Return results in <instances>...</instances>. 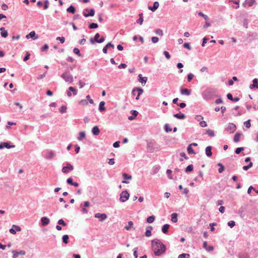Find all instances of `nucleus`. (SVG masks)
<instances>
[{"label": "nucleus", "instance_id": "nucleus-53", "mask_svg": "<svg viewBox=\"0 0 258 258\" xmlns=\"http://www.w3.org/2000/svg\"><path fill=\"white\" fill-rule=\"evenodd\" d=\"M79 104L82 105H87L88 103V101L86 99H82L79 102Z\"/></svg>", "mask_w": 258, "mask_h": 258}, {"label": "nucleus", "instance_id": "nucleus-17", "mask_svg": "<svg viewBox=\"0 0 258 258\" xmlns=\"http://www.w3.org/2000/svg\"><path fill=\"white\" fill-rule=\"evenodd\" d=\"M173 116L174 117H175L179 119H183L185 118V114L180 112L179 113L174 114Z\"/></svg>", "mask_w": 258, "mask_h": 258}, {"label": "nucleus", "instance_id": "nucleus-19", "mask_svg": "<svg viewBox=\"0 0 258 258\" xmlns=\"http://www.w3.org/2000/svg\"><path fill=\"white\" fill-rule=\"evenodd\" d=\"M180 93L182 95H189L191 94V91L190 90L186 88H181L180 89Z\"/></svg>", "mask_w": 258, "mask_h": 258}, {"label": "nucleus", "instance_id": "nucleus-54", "mask_svg": "<svg viewBox=\"0 0 258 258\" xmlns=\"http://www.w3.org/2000/svg\"><path fill=\"white\" fill-rule=\"evenodd\" d=\"M133 225V222L132 221H129L128 222L127 225H126L124 228L125 229L128 230L130 229L131 227Z\"/></svg>", "mask_w": 258, "mask_h": 258}, {"label": "nucleus", "instance_id": "nucleus-60", "mask_svg": "<svg viewBox=\"0 0 258 258\" xmlns=\"http://www.w3.org/2000/svg\"><path fill=\"white\" fill-rule=\"evenodd\" d=\"M12 253H13V256H12L13 258H17L18 257V256L19 255L18 251H17L16 250H13L12 251Z\"/></svg>", "mask_w": 258, "mask_h": 258}, {"label": "nucleus", "instance_id": "nucleus-31", "mask_svg": "<svg viewBox=\"0 0 258 258\" xmlns=\"http://www.w3.org/2000/svg\"><path fill=\"white\" fill-rule=\"evenodd\" d=\"M67 11L68 13L74 14L76 12V8L73 5H71L68 8H67Z\"/></svg>", "mask_w": 258, "mask_h": 258}, {"label": "nucleus", "instance_id": "nucleus-49", "mask_svg": "<svg viewBox=\"0 0 258 258\" xmlns=\"http://www.w3.org/2000/svg\"><path fill=\"white\" fill-rule=\"evenodd\" d=\"M69 90L70 91H72L73 92V94L74 95H77V90L76 89H75L74 87H70L69 88Z\"/></svg>", "mask_w": 258, "mask_h": 258}, {"label": "nucleus", "instance_id": "nucleus-56", "mask_svg": "<svg viewBox=\"0 0 258 258\" xmlns=\"http://www.w3.org/2000/svg\"><path fill=\"white\" fill-rule=\"evenodd\" d=\"M194 77V76L192 74H191V73L188 74L187 75V81L189 82H190L192 80Z\"/></svg>", "mask_w": 258, "mask_h": 258}, {"label": "nucleus", "instance_id": "nucleus-52", "mask_svg": "<svg viewBox=\"0 0 258 258\" xmlns=\"http://www.w3.org/2000/svg\"><path fill=\"white\" fill-rule=\"evenodd\" d=\"M244 125H245V126L246 128H249L251 126L250 120L248 119V120H246V121H245L244 122Z\"/></svg>", "mask_w": 258, "mask_h": 258}, {"label": "nucleus", "instance_id": "nucleus-47", "mask_svg": "<svg viewBox=\"0 0 258 258\" xmlns=\"http://www.w3.org/2000/svg\"><path fill=\"white\" fill-rule=\"evenodd\" d=\"M244 150L243 147H238L235 150V153L236 154H239L240 153L241 151H243Z\"/></svg>", "mask_w": 258, "mask_h": 258}, {"label": "nucleus", "instance_id": "nucleus-55", "mask_svg": "<svg viewBox=\"0 0 258 258\" xmlns=\"http://www.w3.org/2000/svg\"><path fill=\"white\" fill-rule=\"evenodd\" d=\"M199 15L201 17H202L204 18V19L205 20H208L209 19V17H208L207 15H205L204 13H203L202 12H200L199 13Z\"/></svg>", "mask_w": 258, "mask_h": 258}, {"label": "nucleus", "instance_id": "nucleus-57", "mask_svg": "<svg viewBox=\"0 0 258 258\" xmlns=\"http://www.w3.org/2000/svg\"><path fill=\"white\" fill-rule=\"evenodd\" d=\"M183 46L184 48H185L187 49L188 50H191V46H190V44H189V43H187V42H186V43H184L183 44Z\"/></svg>", "mask_w": 258, "mask_h": 258}, {"label": "nucleus", "instance_id": "nucleus-44", "mask_svg": "<svg viewBox=\"0 0 258 258\" xmlns=\"http://www.w3.org/2000/svg\"><path fill=\"white\" fill-rule=\"evenodd\" d=\"M164 130L166 133L170 132L172 131V129L170 127L169 125L166 123L164 125Z\"/></svg>", "mask_w": 258, "mask_h": 258}, {"label": "nucleus", "instance_id": "nucleus-20", "mask_svg": "<svg viewBox=\"0 0 258 258\" xmlns=\"http://www.w3.org/2000/svg\"><path fill=\"white\" fill-rule=\"evenodd\" d=\"M139 81L142 84H145L147 81V78L146 77H142L141 74L139 75Z\"/></svg>", "mask_w": 258, "mask_h": 258}, {"label": "nucleus", "instance_id": "nucleus-42", "mask_svg": "<svg viewBox=\"0 0 258 258\" xmlns=\"http://www.w3.org/2000/svg\"><path fill=\"white\" fill-rule=\"evenodd\" d=\"M206 133H207V134H208L210 137H214V136H215V133H214V131H213V130H212L208 129V130L207 131Z\"/></svg>", "mask_w": 258, "mask_h": 258}, {"label": "nucleus", "instance_id": "nucleus-41", "mask_svg": "<svg viewBox=\"0 0 258 258\" xmlns=\"http://www.w3.org/2000/svg\"><path fill=\"white\" fill-rule=\"evenodd\" d=\"M217 165L220 167V168L218 169V172L220 173H222L224 170V166L221 163H218Z\"/></svg>", "mask_w": 258, "mask_h": 258}, {"label": "nucleus", "instance_id": "nucleus-32", "mask_svg": "<svg viewBox=\"0 0 258 258\" xmlns=\"http://www.w3.org/2000/svg\"><path fill=\"white\" fill-rule=\"evenodd\" d=\"M241 135V133H237L234 136L233 141L235 143L238 142L239 141V138Z\"/></svg>", "mask_w": 258, "mask_h": 258}, {"label": "nucleus", "instance_id": "nucleus-14", "mask_svg": "<svg viewBox=\"0 0 258 258\" xmlns=\"http://www.w3.org/2000/svg\"><path fill=\"white\" fill-rule=\"evenodd\" d=\"M249 88L253 89L254 88L258 89V80L256 78L252 80V84L249 85Z\"/></svg>", "mask_w": 258, "mask_h": 258}, {"label": "nucleus", "instance_id": "nucleus-26", "mask_svg": "<svg viewBox=\"0 0 258 258\" xmlns=\"http://www.w3.org/2000/svg\"><path fill=\"white\" fill-rule=\"evenodd\" d=\"M212 147L211 146H208L206 148L205 152L206 154L208 157H211L212 155Z\"/></svg>", "mask_w": 258, "mask_h": 258}, {"label": "nucleus", "instance_id": "nucleus-51", "mask_svg": "<svg viewBox=\"0 0 258 258\" xmlns=\"http://www.w3.org/2000/svg\"><path fill=\"white\" fill-rule=\"evenodd\" d=\"M57 224L58 225H62L63 226H66L67 225V223L64 222V221L62 219H59L57 221Z\"/></svg>", "mask_w": 258, "mask_h": 258}, {"label": "nucleus", "instance_id": "nucleus-48", "mask_svg": "<svg viewBox=\"0 0 258 258\" xmlns=\"http://www.w3.org/2000/svg\"><path fill=\"white\" fill-rule=\"evenodd\" d=\"M189 254L187 253H182L178 255V258H189Z\"/></svg>", "mask_w": 258, "mask_h": 258}, {"label": "nucleus", "instance_id": "nucleus-38", "mask_svg": "<svg viewBox=\"0 0 258 258\" xmlns=\"http://www.w3.org/2000/svg\"><path fill=\"white\" fill-rule=\"evenodd\" d=\"M88 27L91 29H96L98 27V25L97 23H92L89 25Z\"/></svg>", "mask_w": 258, "mask_h": 258}, {"label": "nucleus", "instance_id": "nucleus-50", "mask_svg": "<svg viewBox=\"0 0 258 258\" xmlns=\"http://www.w3.org/2000/svg\"><path fill=\"white\" fill-rule=\"evenodd\" d=\"M155 32L157 35H160V36H163V31L160 29H157L155 30Z\"/></svg>", "mask_w": 258, "mask_h": 258}, {"label": "nucleus", "instance_id": "nucleus-63", "mask_svg": "<svg viewBox=\"0 0 258 258\" xmlns=\"http://www.w3.org/2000/svg\"><path fill=\"white\" fill-rule=\"evenodd\" d=\"M248 20L247 19H244L243 20V26L245 28H248Z\"/></svg>", "mask_w": 258, "mask_h": 258}, {"label": "nucleus", "instance_id": "nucleus-2", "mask_svg": "<svg viewBox=\"0 0 258 258\" xmlns=\"http://www.w3.org/2000/svg\"><path fill=\"white\" fill-rule=\"evenodd\" d=\"M217 90L214 89L208 88L205 90L202 93V96L205 100H209L217 96Z\"/></svg>", "mask_w": 258, "mask_h": 258}, {"label": "nucleus", "instance_id": "nucleus-30", "mask_svg": "<svg viewBox=\"0 0 258 258\" xmlns=\"http://www.w3.org/2000/svg\"><path fill=\"white\" fill-rule=\"evenodd\" d=\"M171 221L173 223H176L178 220L177 214L175 213H172L171 214Z\"/></svg>", "mask_w": 258, "mask_h": 258}, {"label": "nucleus", "instance_id": "nucleus-27", "mask_svg": "<svg viewBox=\"0 0 258 258\" xmlns=\"http://www.w3.org/2000/svg\"><path fill=\"white\" fill-rule=\"evenodd\" d=\"M122 176L123 177V178H124V180H123L122 181V183H128V182L126 180L127 179H132V176L130 175H128L126 173H123L122 174Z\"/></svg>", "mask_w": 258, "mask_h": 258}, {"label": "nucleus", "instance_id": "nucleus-13", "mask_svg": "<svg viewBox=\"0 0 258 258\" xmlns=\"http://www.w3.org/2000/svg\"><path fill=\"white\" fill-rule=\"evenodd\" d=\"M159 3L158 2H155L153 4V6H149L148 9L152 12H155L159 8Z\"/></svg>", "mask_w": 258, "mask_h": 258}, {"label": "nucleus", "instance_id": "nucleus-12", "mask_svg": "<svg viewBox=\"0 0 258 258\" xmlns=\"http://www.w3.org/2000/svg\"><path fill=\"white\" fill-rule=\"evenodd\" d=\"M105 40V37L104 36H102L100 39V41H96L95 40L94 38H90V42L91 44H94L95 43H101L103 42Z\"/></svg>", "mask_w": 258, "mask_h": 258}, {"label": "nucleus", "instance_id": "nucleus-6", "mask_svg": "<svg viewBox=\"0 0 258 258\" xmlns=\"http://www.w3.org/2000/svg\"><path fill=\"white\" fill-rule=\"evenodd\" d=\"M73 169H74L73 166L72 165H71L70 163H67V166H63L62 168L61 171L64 173H67L70 171L73 170Z\"/></svg>", "mask_w": 258, "mask_h": 258}, {"label": "nucleus", "instance_id": "nucleus-34", "mask_svg": "<svg viewBox=\"0 0 258 258\" xmlns=\"http://www.w3.org/2000/svg\"><path fill=\"white\" fill-rule=\"evenodd\" d=\"M194 170V167L192 164L188 165L185 169V172L186 173L191 172Z\"/></svg>", "mask_w": 258, "mask_h": 258}, {"label": "nucleus", "instance_id": "nucleus-21", "mask_svg": "<svg viewBox=\"0 0 258 258\" xmlns=\"http://www.w3.org/2000/svg\"><path fill=\"white\" fill-rule=\"evenodd\" d=\"M227 98L230 100V101H232L233 102H237L239 100V98L238 97H233L231 93H228L227 95Z\"/></svg>", "mask_w": 258, "mask_h": 258}, {"label": "nucleus", "instance_id": "nucleus-3", "mask_svg": "<svg viewBox=\"0 0 258 258\" xmlns=\"http://www.w3.org/2000/svg\"><path fill=\"white\" fill-rule=\"evenodd\" d=\"M61 77L66 82L69 83H72L74 81L73 76L71 74L70 70L67 69L63 74L61 75Z\"/></svg>", "mask_w": 258, "mask_h": 258}, {"label": "nucleus", "instance_id": "nucleus-24", "mask_svg": "<svg viewBox=\"0 0 258 258\" xmlns=\"http://www.w3.org/2000/svg\"><path fill=\"white\" fill-rule=\"evenodd\" d=\"M100 131L98 126H94L92 129V133L95 136H97L99 134Z\"/></svg>", "mask_w": 258, "mask_h": 258}, {"label": "nucleus", "instance_id": "nucleus-46", "mask_svg": "<svg viewBox=\"0 0 258 258\" xmlns=\"http://www.w3.org/2000/svg\"><path fill=\"white\" fill-rule=\"evenodd\" d=\"M253 163L251 162H250L249 164L246 166H243L242 168L244 170H247L248 169L252 167Z\"/></svg>", "mask_w": 258, "mask_h": 258}, {"label": "nucleus", "instance_id": "nucleus-11", "mask_svg": "<svg viewBox=\"0 0 258 258\" xmlns=\"http://www.w3.org/2000/svg\"><path fill=\"white\" fill-rule=\"evenodd\" d=\"M54 155L55 153L53 151L47 150L45 157L47 159H51L54 157Z\"/></svg>", "mask_w": 258, "mask_h": 258}, {"label": "nucleus", "instance_id": "nucleus-25", "mask_svg": "<svg viewBox=\"0 0 258 258\" xmlns=\"http://www.w3.org/2000/svg\"><path fill=\"white\" fill-rule=\"evenodd\" d=\"M83 14L84 16L85 17H88L89 16L93 17L94 16L95 11L93 9H91L90 10L88 14L83 12Z\"/></svg>", "mask_w": 258, "mask_h": 258}, {"label": "nucleus", "instance_id": "nucleus-58", "mask_svg": "<svg viewBox=\"0 0 258 258\" xmlns=\"http://www.w3.org/2000/svg\"><path fill=\"white\" fill-rule=\"evenodd\" d=\"M163 54H164L165 57L167 59H169L171 58V55H170V54L169 53V52L168 51H163Z\"/></svg>", "mask_w": 258, "mask_h": 258}, {"label": "nucleus", "instance_id": "nucleus-15", "mask_svg": "<svg viewBox=\"0 0 258 258\" xmlns=\"http://www.w3.org/2000/svg\"><path fill=\"white\" fill-rule=\"evenodd\" d=\"M41 223L42 225L46 226L50 223V220L46 217H43L41 219Z\"/></svg>", "mask_w": 258, "mask_h": 258}, {"label": "nucleus", "instance_id": "nucleus-5", "mask_svg": "<svg viewBox=\"0 0 258 258\" xmlns=\"http://www.w3.org/2000/svg\"><path fill=\"white\" fill-rule=\"evenodd\" d=\"M130 194L127 190H124L120 194L119 201L121 202H126L129 198Z\"/></svg>", "mask_w": 258, "mask_h": 258}, {"label": "nucleus", "instance_id": "nucleus-28", "mask_svg": "<svg viewBox=\"0 0 258 258\" xmlns=\"http://www.w3.org/2000/svg\"><path fill=\"white\" fill-rule=\"evenodd\" d=\"M170 227V225L168 224H164L162 227V232L164 233H167L168 231V229Z\"/></svg>", "mask_w": 258, "mask_h": 258}, {"label": "nucleus", "instance_id": "nucleus-10", "mask_svg": "<svg viewBox=\"0 0 258 258\" xmlns=\"http://www.w3.org/2000/svg\"><path fill=\"white\" fill-rule=\"evenodd\" d=\"M27 39L32 38L33 40H36L38 38V36L36 35V33L34 31L30 32L26 36Z\"/></svg>", "mask_w": 258, "mask_h": 258}, {"label": "nucleus", "instance_id": "nucleus-64", "mask_svg": "<svg viewBox=\"0 0 258 258\" xmlns=\"http://www.w3.org/2000/svg\"><path fill=\"white\" fill-rule=\"evenodd\" d=\"M67 182L68 184L72 185L73 183H74L73 178L72 177H70L67 179Z\"/></svg>", "mask_w": 258, "mask_h": 258}, {"label": "nucleus", "instance_id": "nucleus-37", "mask_svg": "<svg viewBox=\"0 0 258 258\" xmlns=\"http://www.w3.org/2000/svg\"><path fill=\"white\" fill-rule=\"evenodd\" d=\"M187 151L189 154H196V152L192 149V147L189 145H188L187 148Z\"/></svg>", "mask_w": 258, "mask_h": 258}, {"label": "nucleus", "instance_id": "nucleus-9", "mask_svg": "<svg viewBox=\"0 0 258 258\" xmlns=\"http://www.w3.org/2000/svg\"><path fill=\"white\" fill-rule=\"evenodd\" d=\"M21 231V228L19 226L13 225L12 228L9 230L10 232L12 234H15L16 231Z\"/></svg>", "mask_w": 258, "mask_h": 258}, {"label": "nucleus", "instance_id": "nucleus-16", "mask_svg": "<svg viewBox=\"0 0 258 258\" xmlns=\"http://www.w3.org/2000/svg\"><path fill=\"white\" fill-rule=\"evenodd\" d=\"M138 92V96L142 95L144 92V90L141 88H134L132 90V94L134 95V93Z\"/></svg>", "mask_w": 258, "mask_h": 258}, {"label": "nucleus", "instance_id": "nucleus-1", "mask_svg": "<svg viewBox=\"0 0 258 258\" xmlns=\"http://www.w3.org/2000/svg\"><path fill=\"white\" fill-rule=\"evenodd\" d=\"M152 249L156 256H160L165 252L166 247L161 241L157 239L152 240L151 241Z\"/></svg>", "mask_w": 258, "mask_h": 258}, {"label": "nucleus", "instance_id": "nucleus-23", "mask_svg": "<svg viewBox=\"0 0 258 258\" xmlns=\"http://www.w3.org/2000/svg\"><path fill=\"white\" fill-rule=\"evenodd\" d=\"M105 102L101 101L99 105L98 110L100 112H102L106 110V108L105 107Z\"/></svg>", "mask_w": 258, "mask_h": 258}, {"label": "nucleus", "instance_id": "nucleus-18", "mask_svg": "<svg viewBox=\"0 0 258 258\" xmlns=\"http://www.w3.org/2000/svg\"><path fill=\"white\" fill-rule=\"evenodd\" d=\"M203 247L206 249L207 251H211L214 250V247L213 246H208L207 242L204 241L203 243Z\"/></svg>", "mask_w": 258, "mask_h": 258}, {"label": "nucleus", "instance_id": "nucleus-39", "mask_svg": "<svg viewBox=\"0 0 258 258\" xmlns=\"http://www.w3.org/2000/svg\"><path fill=\"white\" fill-rule=\"evenodd\" d=\"M85 133L84 132H81L79 133V136L78 138V140L79 141H81L83 140V138L85 137Z\"/></svg>", "mask_w": 258, "mask_h": 258}, {"label": "nucleus", "instance_id": "nucleus-29", "mask_svg": "<svg viewBox=\"0 0 258 258\" xmlns=\"http://www.w3.org/2000/svg\"><path fill=\"white\" fill-rule=\"evenodd\" d=\"M0 30L1 31V36L2 37L6 38L8 36V33L7 30H5V28L2 27L0 28Z\"/></svg>", "mask_w": 258, "mask_h": 258}, {"label": "nucleus", "instance_id": "nucleus-35", "mask_svg": "<svg viewBox=\"0 0 258 258\" xmlns=\"http://www.w3.org/2000/svg\"><path fill=\"white\" fill-rule=\"evenodd\" d=\"M69 237L68 235L66 234V235H63L62 237V242L65 244H68L69 243Z\"/></svg>", "mask_w": 258, "mask_h": 258}, {"label": "nucleus", "instance_id": "nucleus-45", "mask_svg": "<svg viewBox=\"0 0 258 258\" xmlns=\"http://www.w3.org/2000/svg\"><path fill=\"white\" fill-rule=\"evenodd\" d=\"M73 52L76 54H77L79 56H82V55L80 53V51L78 48H74L73 49Z\"/></svg>", "mask_w": 258, "mask_h": 258}, {"label": "nucleus", "instance_id": "nucleus-61", "mask_svg": "<svg viewBox=\"0 0 258 258\" xmlns=\"http://www.w3.org/2000/svg\"><path fill=\"white\" fill-rule=\"evenodd\" d=\"M228 225L230 228H232L235 225V222L234 221H230L228 222Z\"/></svg>", "mask_w": 258, "mask_h": 258}, {"label": "nucleus", "instance_id": "nucleus-59", "mask_svg": "<svg viewBox=\"0 0 258 258\" xmlns=\"http://www.w3.org/2000/svg\"><path fill=\"white\" fill-rule=\"evenodd\" d=\"M44 9L46 10L49 7V1L48 0H44Z\"/></svg>", "mask_w": 258, "mask_h": 258}, {"label": "nucleus", "instance_id": "nucleus-40", "mask_svg": "<svg viewBox=\"0 0 258 258\" xmlns=\"http://www.w3.org/2000/svg\"><path fill=\"white\" fill-rule=\"evenodd\" d=\"M255 2V0H246L245 4H247L249 7H251Z\"/></svg>", "mask_w": 258, "mask_h": 258}, {"label": "nucleus", "instance_id": "nucleus-62", "mask_svg": "<svg viewBox=\"0 0 258 258\" xmlns=\"http://www.w3.org/2000/svg\"><path fill=\"white\" fill-rule=\"evenodd\" d=\"M56 39L60 41L61 43H63L65 41V38L64 37H57Z\"/></svg>", "mask_w": 258, "mask_h": 258}, {"label": "nucleus", "instance_id": "nucleus-22", "mask_svg": "<svg viewBox=\"0 0 258 258\" xmlns=\"http://www.w3.org/2000/svg\"><path fill=\"white\" fill-rule=\"evenodd\" d=\"M152 229L153 228L151 226H147V227L146 228V231L145 233V236L147 237H150L152 234L151 231Z\"/></svg>", "mask_w": 258, "mask_h": 258}, {"label": "nucleus", "instance_id": "nucleus-33", "mask_svg": "<svg viewBox=\"0 0 258 258\" xmlns=\"http://www.w3.org/2000/svg\"><path fill=\"white\" fill-rule=\"evenodd\" d=\"M244 208L243 206L241 207L238 209V214L240 215V216L241 218H243L244 217Z\"/></svg>", "mask_w": 258, "mask_h": 258}, {"label": "nucleus", "instance_id": "nucleus-36", "mask_svg": "<svg viewBox=\"0 0 258 258\" xmlns=\"http://www.w3.org/2000/svg\"><path fill=\"white\" fill-rule=\"evenodd\" d=\"M155 219V217L153 215L149 216L147 219V222L148 223H153Z\"/></svg>", "mask_w": 258, "mask_h": 258}, {"label": "nucleus", "instance_id": "nucleus-4", "mask_svg": "<svg viewBox=\"0 0 258 258\" xmlns=\"http://www.w3.org/2000/svg\"><path fill=\"white\" fill-rule=\"evenodd\" d=\"M236 130V125L233 123H229L226 125L224 128V132L232 134L234 133Z\"/></svg>", "mask_w": 258, "mask_h": 258}, {"label": "nucleus", "instance_id": "nucleus-8", "mask_svg": "<svg viewBox=\"0 0 258 258\" xmlns=\"http://www.w3.org/2000/svg\"><path fill=\"white\" fill-rule=\"evenodd\" d=\"M94 217L96 218L99 219L100 222L104 221L107 218V216L106 214L99 213L95 214Z\"/></svg>", "mask_w": 258, "mask_h": 258}, {"label": "nucleus", "instance_id": "nucleus-7", "mask_svg": "<svg viewBox=\"0 0 258 258\" xmlns=\"http://www.w3.org/2000/svg\"><path fill=\"white\" fill-rule=\"evenodd\" d=\"M15 146L14 145H10V143L9 142H2L0 143V150L4 149V148H6L7 149H10L15 148Z\"/></svg>", "mask_w": 258, "mask_h": 258}, {"label": "nucleus", "instance_id": "nucleus-43", "mask_svg": "<svg viewBox=\"0 0 258 258\" xmlns=\"http://www.w3.org/2000/svg\"><path fill=\"white\" fill-rule=\"evenodd\" d=\"M67 106L63 105L59 108V111L61 113H64L67 112Z\"/></svg>", "mask_w": 258, "mask_h": 258}]
</instances>
